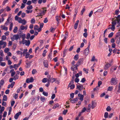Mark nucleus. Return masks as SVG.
Returning a JSON list of instances; mask_svg holds the SVG:
<instances>
[{
	"instance_id": "obj_1",
	"label": "nucleus",
	"mask_w": 120,
	"mask_h": 120,
	"mask_svg": "<svg viewBox=\"0 0 120 120\" xmlns=\"http://www.w3.org/2000/svg\"><path fill=\"white\" fill-rule=\"evenodd\" d=\"M114 18H112V27L111 29L112 31H114L115 29V25L117 24V27H119L120 26V19H114Z\"/></svg>"
},
{
	"instance_id": "obj_51",
	"label": "nucleus",
	"mask_w": 120,
	"mask_h": 120,
	"mask_svg": "<svg viewBox=\"0 0 120 120\" xmlns=\"http://www.w3.org/2000/svg\"><path fill=\"white\" fill-rule=\"evenodd\" d=\"M88 35V34L87 32L84 33L83 34V36L85 38H86Z\"/></svg>"
},
{
	"instance_id": "obj_39",
	"label": "nucleus",
	"mask_w": 120,
	"mask_h": 120,
	"mask_svg": "<svg viewBox=\"0 0 120 120\" xmlns=\"http://www.w3.org/2000/svg\"><path fill=\"white\" fill-rule=\"evenodd\" d=\"M59 105L58 104H55L54 106L53 107V109H55L57 107H58Z\"/></svg>"
},
{
	"instance_id": "obj_19",
	"label": "nucleus",
	"mask_w": 120,
	"mask_h": 120,
	"mask_svg": "<svg viewBox=\"0 0 120 120\" xmlns=\"http://www.w3.org/2000/svg\"><path fill=\"white\" fill-rule=\"evenodd\" d=\"M4 83V79H2L0 81V84L1 86H3Z\"/></svg>"
},
{
	"instance_id": "obj_16",
	"label": "nucleus",
	"mask_w": 120,
	"mask_h": 120,
	"mask_svg": "<svg viewBox=\"0 0 120 120\" xmlns=\"http://www.w3.org/2000/svg\"><path fill=\"white\" fill-rule=\"evenodd\" d=\"M79 58V55L78 54H76L75 55L74 57V59L75 60H77Z\"/></svg>"
},
{
	"instance_id": "obj_18",
	"label": "nucleus",
	"mask_w": 120,
	"mask_h": 120,
	"mask_svg": "<svg viewBox=\"0 0 120 120\" xmlns=\"http://www.w3.org/2000/svg\"><path fill=\"white\" fill-rule=\"evenodd\" d=\"M27 49H24L23 52H22V54H23V56H24L25 54H26V53H27Z\"/></svg>"
},
{
	"instance_id": "obj_32",
	"label": "nucleus",
	"mask_w": 120,
	"mask_h": 120,
	"mask_svg": "<svg viewBox=\"0 0 120 120\" xmlns=\"http://www.w3.org/2000/svg\"><path fill=\"white\" fill-rule=\"evenodd\" d=\"M22 42L23 44L24 45L25 44H26L27 42V40H25V39H22Z\"/></svg>"
},
{
	"instance_id": "obj_7",
	"label": "nucleus",
	"mask_w": 120,
	"mask_h": 120,
	"mask_svg": "<svg viewBox=\"0 0 120 120\" xmlns=\"http://www.w3.org/2000/svg\"><path fill=\"white\" fill-rule=\"evenodd\" d=\"M97 105V103L95 101H92V109H94Z\"/></svg>"
},
{
	"instance_id": "obj_22",
	"label": "nucleus",
	"mask_w": 120,
	"mask_h": 120,
	"mask_svg": "<svg viewBox=\"0 0 120 120\" xmlns=\"http://www.w3.org/2000/svg\"><path fill=\"white\" fill-rule=\"evenodd\" d=\"M116 39L117 40L116 43L118 44H119L120 43V37Z\"/></svg>"
},
{
	"instance_id": "obj_50",
	"label": "nucleus",
	"mask_w": 120,
	"mask_h": 120,
	"mask_svg": "<svg viewBox=\"0 0 120 120\" xmlns=\"http://www.w3.org/2000/svg\"><path fill=\"white\" fill-rule=\"evenodd\" d=\"M20 18V17H18L17 16H16L15 17V19L16 20H18L19 21V18Z\"/></svg>"
},
{
	"instance_id": "obj_59",
	"label": "nucleus",
	"mask_w": 120,
	"mask_h": 120,
	"mask_svg": "<svg viewBox=\"0 0 120 120\" xmlns=\"http://www.w3.org/2000/svg\"><path fill=\"white\" fill-rule=\"evenodd\" d=\"M85 9L84 8L82 9V10L81 11V15H83V12H84V11H85Z\"/></svg>"
},
{
	"instance_id": "obj_28",
	"label": "nucleus",
	"mask_w": 120,
	"mask_h": 120,
	"mask_svg": "<svg viewBox=\"0 0 120 120\" xmlns=\"http://www.w3.org/2000/svg\"><path fill=\"white\" fill-rule=\"evenodd\" d=\"M30 34L29 33H27L26 35V38L27 39H29L30 38Z\"/></svg>"
},
{
	"instance_id": "obj_8",
	"label": "nucleus",
	"mask_w": 120,
	"mask_h": 120,
	"mask_svg": "<svg viewBox=\"0 0 120 120\" xmlns=\"http://www.w3.org/2000/svg\"><path fill=\"white\" fill-rule=\"evenodd\" d=\"M78 84H80V85H77V86L76 89H78L79 90L81 91L82 90L83 88V86L81 85L79 83H78Z\"/></svg>"
},
{
	"instance_id": "obj_2",
	"label": "nucleus",
	"mask_w": 120,
	"mask_h": 120,
	"mask_svg": "<svg viewBox=\"0 0 120 120\" xmlns=\"http://www.w3.org/2000/svg\"><path fill=\"white\" fill-rule=\"evenodd\" d=\"M20 38V37L19 35L16 34L14 35L13 37L11 38L12 41H14L15 40H17Z\"/></svg>"
},
{
	"instance_id": "obj_58",
	"label": "nucleus",
	"mask_w": 120,
	"mask_h": 120,
	"mask_svg": "<svg viewBox=\"0 0 120 120\" xmlns=\"http://www.w3.org/2000/svg\"><path fill=\"white\" fill-rule=\"evenodd\" d=\"M8 28L7 27H5V26L3 27L2 28V29H3L5 30H8Z\"/></svg>"
},
{
	"instance_id": "obj_31",
	"label": "nucleus",
	"mask_w": 120,
	"mask_h": 120,
	"mask_svg": "<svg viewBox=\"0 0 120 120\" xmlns=\"http://www.w3.org/2000/svg\"><path fill=\"white\" fill-rule=\"evenodd\" d=\"M106 110L108 111H110L111 110V108H110V106H108L107 108L106 109Z\"/></svg>"
},
{
	"instance_id": "obj_47",
	"label": "nucleus",
	"mask_w": 120,
	"mask_h": 120,
	"mask_svg": "<svg viewBox=\"0 0 120 120\" xmlns=\"http://www.w3.org/2000/svg\"><path fill=\"white\" fill-rule=\"evenodd\" d=\"M11 19V18L10 17H9L8 19H7V21L5 23V24H7L9 22V20Z\"/></svg>"
},
{
	"instance_id": "obj_48",
	"label": "nucleus",
	"mask_w": 120,
	"mask_h": 120,
	"mask_svg": "<svg viewBox=\"0 0 120 120\" xmlns=\"http://www.w3.org/2000/svg\"><path fill=\"white\" fill-rule=\"evenodd\" d=\"M30 82H33L34 81V79L33 77H31L30 78Z\"/></svg>"
},
{
	"instance_id": "obj_38",
	"label": "nucleus",
	"mask_w": 120,
	"mask_h": 120,
	"mask_svg": "<svg viewBox=\"0 0 120 120\" xmlns=\"http://www.w3.org/2000/svg\"><path fill=\"white\" fill-rule=\"evenodd\" d=\"M42 94L44 96H47L48 95V93L47 92H46L44 91H43L42 93Z\"/></svg>"
},
{
	"instance_id": "obj_57",
	"label": "nucleus",
	"mask_w": 120,
	"mask_h": 120,
	"mask_svg": "<svg viewBox=\"0 0 120 120\" xmlns=\"http://www.w3.org/2000/svg\"><path fill=\"white\" fill-rule=\"evenodd\" d=\"M5 42H6L3 41L2 40H1L0 41V45H2L4 44V43Z\"/></svg>"
},
{
	"instance_id": "obj_15",
	"label": "nucleus",
	"mask_w": 120,
	"mask_h": 120,
	"mask_svg": "<svg viewBox=\"0 0 120 120\" xmlns=\"http://www.w3.org/2000/svg\"><path fill=\"white\" fill-rule=\"evenodd\" d=\"M4 107L2 106L0 110V114H1L2 113V112L4 111Z\"/></svg>"
},
{
	"instance_id": "obj_34",
	"label": "nucleus",
	"mask_w": 120,
	"mask_h": 120,
	"mask_svg": "<svg viewBox=\"0 0 120 120\" xmlns=\"http://www.w3.org/2000/svg\"><path fill=\"white\" fill-rule=\"evenodd\" d=\"M46 11V10H43V11L41 12V13H40L41 15L40 16H42L43 15H44L45 13V12Z\"/></svg>"
},
{
	"instance_id": "obj_42",
	"label": "nucleus",
	"mask_w": 120,
	"mask_h": 120,
	"mask_svg": "<svg viewBox=\"0 0 120 120\" xmlns=\"http://www.w3.org/2000/svg\"><path fill=\"white\" fill-rule=\"evenodd\" d=\"M32 8L33 7L32 6L30 5L27 6V8L28 10H30L32 9Z\"/></svg>"
},
{
	"instance_id": "obj_56",
	"label": "nucleus",
	"mask_w": 120,
	"mask_h": 120,
	"mask_svg": "<svg viewBox=\"0 0 120 120\" xmlns=\"http://www.w3.org/2000/svg\"><path fill=\"white\" fill-rule=\"evenodd\" d=\"M37 72L36 71L35 69H33L32 71V74H34Z\"/></svg>"
},
{
	"instance_id": "obj_29",
	"label": "nucleus",
	"mask_w": 120,
	"mask_h": 120,
	"mask_svg": "<svg viewBox=\"0 0 120 120\" xmlns=\"http://www.w3.org/2000/svg\"><path fill=\"white\" fill-rule=\"evenodd\" d=\"M55 28H53L52 27H51L50 28V31H51L52 33H53L54 32V31L55 30Z\"/></svg>"
},
{
	"instance_id": "obj_49",
	"label": "nucleus",
	"mask_w": 120,
	"mask_h": 120,
	"mask_svg": "<svg viewBox=\"0 0 120 120\" xmlns=\"http://www.w3.org/2000/svg\"><path fill=\"white\" fill-rule=\"evenodd\" d=\"M112 86H109L108 88V90L109 91H111L112 90Z\"/></svg>"
},
{
	"instance_id": "obj_17",
	"label": "nucleus",
	"mask_w": 120,
	"mask_h": 120,
	"mask_svg": "<svg viewBox=\"0 0 120 120\" xmlns=\"http://www.w3.org/2000/svg\"><path fill=\"white\" fill-rule=\"evenodd\" d=\"M47 81H48V79L47 78H44L42 79V82L43 83H45Z\"/></svg>"
},
{
	"instance_id": "obj_13",
	"label": "nucleus",
	"mask_w": 120,
	"mask_h": 120,
	"mask_svg": "<svg viewBox=\"0 0 120 120\" xmlns=\"http://www.w3.org/2000/svg\"><path fill=\"white\" fill-rule=\"evenodd\" d=\"M27 26H24L23 25H21L20 27V29L22 30H24V29H25L26 30L27 29Z\"/></svg>"
},
{
	"instance_id": "obj_3",
	"label": "nucleus",
	"mask_w": 120,
	"mask_h": 120,
	"mask_svg": "<svg viewBox=\"0 0 120 120\" xmlns=\"http://www.w3.org/2000/svg\"><path fill=\"white\" fill-rule=\"evenodd\" d=\"M112 65L111 64L107 63L104 66V69L106 70L109 68Z\"/></svg>"
},
{
	"instance_id": "obj_11",
	"label": "nucleus",
	"mask_w": 120,
	"mask_h": 120,
	"mask_svg": "<svg viewBox=\"0 0 120 120\" xmlns=\"http://www.w3.org/2000/svg\"><path fill=\"white\" fill-rule=\"evenodd\" d=\"M43 63L45 67L48 68V61L47 60H44L43 62Z\"/></svg>"
},
{
	"instance_id": "obj_64",
	"label": "nucleus",
	"mask_w": 120,
	"mask_h": 120,
	"mask_svg": "<svg viewBox=\"0 0 120 120\" xmlns=\"http://www.w3.org/2000/svg\"><path fill=\"white\" fill-rule=\"evenodd\" d=\"M86 80L85 78H83L81 80V82H82L83 83Z\"/></svg>"
},
{
	"instance_id": "obj_62",
	"label": "nucleus",
	"mask_w": 120,
	"mask_h": 120,
	"mask_svg": "<svg viewBox=\"0 0 120 120\" xmlns=\"http://www.w3.org/2000/svg\"><path fill=\"white\" fill-rule=\"evenodd\" d=\"M103 9V8L101 9H99L96 12H101L102 11Z\"/></svg>"
},
{
	"instance_id": "obj_10",
	"label": "nucleus",
	"mask_w": 120,
	"mask_h": 120,
	"mask_svg": "<svg viewBox=\"0 0 120 120\" xmlns=\"http://www.w3.org/2000/svg\"><path fill=\"white\" fill-rule=\"evenodd\" d=\"M15 82H12L10 84H9L8 86L7 87V88L8 89H9L10 88V87H11V88H12L15 84Z\"/></svg>"
},
{
	"instance_id": "obj_12",
	"label": "nucleus",
	"mask_w": 120,
	"mask_h": 120,
	"mask_svg": "<svg viewBox=\"0 0 120 120\" xmlns=\"http://www.w3.org/2000/svg\"><path fill=\"white\" fill-rule=\"evenodd\" d=\"M78 96L80 98V99L81 101L83 100L84 97L83 95H82L81 94H78Z\"/></svg>"
},
{
	"instance_id": "obj_35",
	"label": "nucleus",
	"mask_w": 120,
	"mask_h": 120,
	"mask_svg": "<svg viewBox=\"0 0 120 120\" xmlns=\"http://www.w3.org/2000/svg\"><path fill=\"white\" fill-rule=\"evenodd\" d=\"M39 28V26L37 25H35L34 26V29L35 30H37Z\"/></svg>"
},
{
	"instance_id": "obj_36",
	"label": "nucleus",
	"mask_w": 120,
	"mask_h": 120,
	"mask_svg": "<svg viewBox=\"0 0 120 120\" xmlns=\"http://www.w3.org/2000/svg\"><path fill=\"white\" fill-rule=\"evenodd\" d=\"M9 112H8V115H9L11 114V110L12 109V108L11 107H9Z\"/></svg>"
},
{
	"instance_id": "obj_60",
	"label": "nucleus",
	"mask_w": 120,
	"mask_h": 120,
	"mask_svg": "<svg viewBox=\"0 0 120 120\" xmlns=\"http://www.w3.org/2000/svg\"><path fill=\"white\" fill-rule=\"evenodd\" d=\"M7 112L6 111H5L4 112V114L3 115V116L4 117H6L7 114Z\"/></svg>"
},
{
	"instance_id": "obj_63",
	"label": "nucleus",
	"mask_w": 120,
	"mask_h": 120,
	"mask_svg": "<svg viewBox=\"0 0 120 120\" xmlns=\"http://www.w3.org/2000/svg\"><path fill=\"white\" fill-rule=\"evenodd\" d=\"M22 30L20 29H19L18 31V33L19 34H22V31L21 30Z\"/></svg>"
},
{
	"instance_id": "obj_41",
	"label": "nucleus",
	"mask_w": 120,
	"mask_h": 120,
	"mask_svg": "<svg viewBox=\"0 0 120 120\" xmlns=\"http://www.w3.org/2000/svg\"><path fill=\"white\" fill-rule=\"evenodd\" d=\"M30 44V41L29 40L27 41V42L26 43L25 45L27 46H29Z\"/></svg>"
},
{
	"instance_id": "obj_40",
	"label": "nucleus",
	"mask_w": 120,
	"mask_h": 120,
	"mask_svg": "<svg viewBox=\"0 0 120 120\" xmlns=\"http://www.w3.org/2000/svg\"><path fill=\"white\" fill-rule=\"evenodd\" d=\"M6 39V37L4 35L2 36L1 39L2 40H5Z\"/></svg>"
},
{
	"instance_id": "obj_4",
	"label": "nucleus",
	"mask_w": 120,
	"mask_h": 120,
	"mask_svg": "<svg viewBox=\"0 0 120 120\" xmlns=\"http://www.w3.org/2000/svg\"><path fill=\"white\" fill-rule=\"evenodd\" d=\"M19 20L18 21L19 23H22L23 25H25L26 23V21L24 19H22L21 18H19Z\"/></svg>"
},
{
	"instance_id": "obj_21",
	"label": "nucleus",
	"mask_w": 120,
	"mask_h": 120,
	"mask_svg": "<svg viewBox=\"0 0 120 120\" xmlns=\"http://www.w3.org/2000/svg\"><path fill=\"white\" fill-rule=\"evenodd\" d=\"M78 99L79 98L77 97L74 99L73 100L72 102V103H75L76 101H78Z\"/></svg>"
},
{
	"instance_id": "obj_45",
	"label": "nucleus",
	"mask_w": 120,
	"mask_h": 120,
	"mask_svg": "<svg viewBox=\"0 0 120 120\" xmlns=\"http://www.w3.org/2000/svg\"><path fill=\"white\" fill-rule=\"evenodd\" d=\"M25 55V58H27L28 57H29V56L30 55V54L28 53L27 52L26 53Z\"/></svg>"
},
{
	"instance_id": "obj_25",
	"label": "nucleus",
	"mask_w": 120,
	"mask_h": 120,
	"mask_svg": "<svg viewBox=\"0 0 120 120\" xmlns=\"http://www.w3.org/2000/svg\"><path fill=\"white\" fill-rule=\"evenodd\" d=\"M108 115V112H106L105 113L104 115V117L105 118H107Z\"/></svg>"
},
{
	"instance_id": "obj_23",
	"label": "nucleus",
	"mask_w": 120,
	"mask_h": 120,
	"mask_svg": "<svg viewBox=\"0 0 120 120\" xmlns=\"http://www.w3.org/2000/svg\"><path fill=\"white\" fill-rule=\"evenodd\" d=\"M31 63V62H30L28 63H26V64L27 65V66H26L27 68H29L30 67V64Z\"/></svg>"
},
{
	"instance_id": "obj_37",
	"label": "nucleus",
	"mask_w": 120,
	"mask_h": 120,
	"mask_svg": "<svg viewBox=\"0 0 120 120\" xmlns=\"http://www.w3.org/2000/svg\"><path fill=\"white\" fill-rule=\"evenodd\" d=\"M45 98L42 97H41L40 98L41 101L44 102L45 101Z\"/></svg>"
},
{
	"instance_id": "obj_54",
	"label": "nucleus",
	"mask_w": 120,
	"mask_h": 120,
	"mask_svg": "<svg viewBox=\"0 0 120 120\" xmlns=\"http://www.w3.org/2000/svg\"><path fill=\"white\" fill-rule=\"evenodd\" d=\"M22 39H25L26 38V35L25 34H23L22 35Z\"/></svg>"
},
{
	"instance_id": "obj_52",
	"label": "nucleus",
	"mask_w": 120,
	"mask_h": 120,
	"mask_svg": "<svg viewBox=\"0 0 120 120\" xmlns=\"http://www.w3.org/2000/svg\"><path fill=\"white\" fill-rule=\"evenodd\" d=\"M6 65V63L5 62H1L0 63V65L2 66H4Z\"/></svg>"
},
{
	"instance_id": "obj_26",
	"label": "nucleus",
	"mask_w": 120,
	"mask_h": 120,
	"mask_svg": "<svg viewBox=\"0 0 120 120\" xmlns=\"http://www.w3.org/2000/svg\"><path fill=\"white\" fill-rule=\"evenodd\" d=\"M18 30V28L17 27H15L14 30H13V32L15 33H16Z\"/></svg>"
},
{
	"instance_id": "obj_46",
	"label": "nucleus",
	"mask_w": 120,
	"mask_h": 120,
	"mask_svg": "<svg viewBox=\"0 0 120 120\" xmlns=\"http://www.w3.org/2000/svg\"><path fill=\"white\" fill-rule=\"evenodd\" d=\"M46 52L47 51L46 50H44L43 51V53L42 54V56L44 57L45 56V54Z\"/></svg>"
},
{
	"instance_id": "obj_53",
	"label": "nucleus",
	"mask_w": 120,
	"mask_h": 120,
	"mask_svg": "<svg viewBox=\"0 0 120 120\" xmlns=\"http://www.w3.org/2000/svg\"><path fill=\"white\" fill-rule=\"evenodd\" d=\"M119 12H120V11H119V10H116L115 11V14L116 15H118L119 14Z\"/></svg>"
},
{
	"instance_id": "obj_44",
	"label": "nucleus",
	"mask_w": 120,
	"mask_h": 120,
	"mask_svg": "<svg viewBox=\"0 0 120 120\" xmlns=\"http://www.w3.org/2000/svg\"><path fill=\"white\" fill-rule=\"evenodd\" d=\"M113 33L111 32L108 35V37L109 38L112 37L113 35Z\"/></svg>"
},
{
	"instance_id": "obj_27",
	"label": "nucleus",
	"mask_w": 120,
	"mask_h": 120,
	"mask_svg": "<svg viewBox=\"0 0 120 120\" xmlns=\"http://www.w3.org/2000/svg\"><path fill=\"white\" fill-rule=\"evenodd\" d=\"M83 71L86 74H87L88 73V71H89L88 69H86L85 68H84L83 69Z\"/></svg>"
},
{
	"instance_id": "obj_9",
	"label": "nucleus",
	"mask_w": 120,
	"mask_h": 120,
	"mask_svg": "<svg viewBox=\"0 0 120 120\" xmlns=\"http://www.w3.org/2000/svg\"><path fill=\"white\" fill-rule=\"evenodd\" d=\"M21 112H19L15 114L14 116V118L15 119H17L18 118L19 116L21 114Z\"/></svg>"
},
{
	"instance_id": "obj_61",
	"label": "nucleus",
	"mask_w": 120,
	"mask_h": 120,
	"mask_svg": "<svg viewBox=\"0 0 120 120\" xmlns=\"http://www.w3.org/2000/svg\"><path fill=\"white\" fill-rule=\"evenodd\" d=\"M86 110V108L85 107H84L83 108L81 112V113H83Z\"/></svg>"
},
{
	"instance_id": "obj_43",
	"label": "nucleus",
	"mask_w": 120,
	"mask_h": 120,
	"mask_svg": "<svg viewBox=\"0 0 120 120\" xmlns=\"http://www.w3.org/2000/svg\"><path fill=\"white\" fill-rule=\"evenodd\" d=\"M9 49L8 48H6L4 49V52L6 53H7L9 51Z\"/></svg>"
},
{
	"instance_id": "obj_20",
	"label": "nucleus",
	"mask_w": 120,
	"mask_h": 120,
	"mask_svg": "<svg viewBox=\"0 0 120 120\" xmlns=\"http://www.w3.org/2000/svg\"><path fill=\"white\" fill-rule=\"evenodd\" d=\"M7 99V96L5 95H4L3 97V100L4 101H6Z\"/></svg>"
},
{
	"instance_id": "obj_24",
	"label": "nucleus",
	"mask_w": 120,
	"mask_h": 120,
	"mask_svg": "<svg viewBox=\"0 0 120 120\" xmlns=\"http://www.w3.org/2000/svg\"><path fill=\"white\" fill-rule=\"evenodd\" d=\"M13 78H14V80H16L17 79L19 78V76L17 75H16L15 76H13Z\"/></svg>"
},
{
	"instance_id": "obj_30",
	"label": "nucleus",
	"mask_w": 120,
	"mask_h": 120,
	"mask_svg": "<svg viewBox=\"0 0 120 120\" xmlns=\"http://www.w3.org/2000/svg\"><path fill=\"white\" fill-rule=\"evenodd\" d=\"M13 24L12 22H11V23L10 26V28H9V30L10 31H11L12 29V27H13Z\"/></svg>"
},
{
	"instance_id": "obj_55",
	"label": "nucleus",
	"mask_w": 120,
	"mask_h": 120,
	"mask_svg": "<svg viewBox=\"0 0 120 120\" xmlns=\"http://www.w3.org/2000/svg\"><path fill=\"white\" fill-rule=\"evenodd\" d=\"M102 82L101 81H99L98 83V86L100 87V85L102 84Z\"/></svg>"
},
{
	"instance_id": "obj_5",
	"label": "nucleus",
	"mask_w": 120,
	"mask_h": 120,
	"mask_svg": "<svg viewBox=\"0 0 120 120\" xmlns=\"http://www.w3.org/2000/svg\"><path fill=\"white\" fill-rule=\"evenodd\" d=\"M90 44H89L88 47L85 50L84 53L86 55H87L88 54L89 52L90 46Z\"/></svg>"
},
{
	"instance_id": "obj_14",
	"label": "nucleus",
	"mask_w": 120,
	"mask_h": 120,
	"mask_svg": "<svg viewBox=\"0 0 120 120\" xmlns=\"http://www.w3.org/2000/svg\"><path fill=\"white\" fill-rule=\"evenodd\" d=\"M83 61V59L81 58L77 62V64H78L79 65H80L82 63Z\"/></svg>"
},
{
	"instance_id": "obj_6",
	"label": "nucleus",
	"mask_w": 120,
	"mask_h": 120,
	"mask_svg": "<svg viewBox=\"0 0 120 120\" xmlns=\"http://www.w3.org/2000/svg\"><path fill=\"white\" fill-rule=\"evenodd\" d=\"M111 82L112 83V85H116L117 83L116 80L115 78H112Z\"/></svg>"
},
{
	"instance_id": "obj_33",
	"label": "nucleus",
	"mask_w": 120,
	"mask_h": 120,
	"mask_svg": "<svg viewBox=\"0 0 120 120\" xmlns=\"http://www.w3.org/2000/svg\"><path fill=\"white\" fill-rule=\"evenodd\" d=\"M35 20L34 19L32 18L31 20V22L32 24H34L35 23Z\"/></svg>"
}]
</instances>
